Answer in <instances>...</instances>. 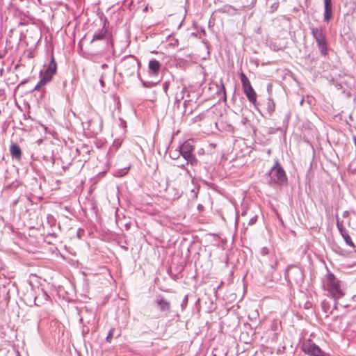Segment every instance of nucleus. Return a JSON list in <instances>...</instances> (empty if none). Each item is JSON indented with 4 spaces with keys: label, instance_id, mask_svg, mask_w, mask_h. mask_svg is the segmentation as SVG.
Here are the masks:
<instances>
[{
    "label": "nucleus",
    "instance_id": "0eeeda50",
    "mask_svg": "<svg viewBox=\"0 0 356 356\" xmlns=\"http://www.w3.org/2000/svg\"><path fill=\"white\" fill-rule=\"evenodd\" d=\"M193 149L194 147L190 141H186L181 146L180 152L186 159L189 160L193 156L192 152Z\"/></svg>",
    "mask_w": 356,
    "mask_h": 356
},
{
    "label": "nucleus",
    "instance_id": "f8f14e48",
    "mask_svg": "<svg viewBox=\"0 0 356 356\" xmlns=\"http://www.w3.org/2000/svg\"><path fill=\"white\" fill-rule=\"evenodd\" d=\"M157 304L161 311L169 312L170 309V303L164 299H160L157 301Z\"/></svg>",
    "mask_w": 356,
    "mask_h": 356
},
{
    "label": "nucleus",
    "instance_id": "6ab92c4d",
    "mask_svg": "<svg viewBox=\"0 0 356 356\" xmlns=\"http://www.w3.org/2000/svg\"><path fill=\"white\" fill-rule=\"evenodd\" d=\"M295 273L302 277V272H301V270L300 269H298V268L296 269L295 270Z\"/></svg>",
    "mask_w": 356,
    "mask_h": 356
},
{
    "label": "nucleus",
    "instance_id": "39448f33",
    "mask_svg": "<svg viewBox=\"0 0 356 356\" xmlns=\"http://www.w3.org/2000/svg\"><path fill=\"white\" fill-rule=\"evenodd\" d=\"M302 350L310 356H330V354L325 353L318 346L311 341L304 343L302 346Z\"/></svg>",
    "mask_w": 356,
    "mask_h": 356
},
{
    "label": "nucleus",
    "instance_id": "9b49d317",
    "mask_svg": "<svg viewBox=\"0 0 356 356\" xmlns=\"http://www.w3.org/2000/svg\"><path fill=\"white\" fill-rule=\"evenodd\" d=\"M107 32V29L105 27H103L98 33H95L94 34L91 42H94L95 40H103L106 37Z\"/></svg>",
    "mask_w": 356,
    "mask_h": 356
},
{
    "label": "nucleus",
    "instance_id": "7ed1b4c3",
    "mask_svg": "<svg viewBox=\"0 0 356 356\" xmlns=\"http://www.w3.org/2000/svg\"><path fill=\"white\" fill-rule=\"evenodd\" d=\"M270 180L275 184L282 185L287 182V177L283 168L280 165L278 161H276L275 165L269 172Z\"/></svg>",
    "mask_w": 356,
    "mask_h": 356
},
{
    "label": "nucleus",
    "instance_id": "423d86ee",
    "mask_svg": "<svg viewBox=\"0 0 356 356\" xmlns=\"http://www.w3.org/2000/svg\"><path fill=\"white\" fill-rule=\"evenodd\" d=\"M56 63L55 61V59L52 58L42 79H44L47 83L49 82L51 80L54 74H55V73L56 72Z\"/></svg>",
    "mask_w": 356,
    "mask_h": 356
},
{
    "label": "nucleus",
    "instance_id": "4be33fe9",
    "mask_svg": "<svg viewBox=\"0 0 356 356\" xmlns=\"http://www.w3.org/2000/svg\"><path fill=\"white\" fill-rule=\"evenodd\" d=\"M354 143H355V146H356V137L355 136H354Z\"/></svg>",
    "mask_w": 356,
    "mask_h": 356
},
{
    "label": "nucleus",
    "instance_id": "1a4fd4ad",
    "mask_svg": "<svg viewBox=\"0 0 356 356\" xmlns=\"http://www.w3.org/2000/svg\"><path fill=\"white\" fill-rule=\"evenodd\" d=\"M161 64L156 60H151L149 62V74L151 76H157L160 72Z\"/></svg>",
    "mask_w": 356,
    "mask_h": 356
},
{
    "label": "nucleus",
    "instance_id": "f257e3e1",
    "mask_svg": "<svg viewBox=\"0 0 356 356\" xmlns=\"http://www.w3.org/2000/svg\"><path fill=\"white\" fill-rule=\"evenodd\" d=\"M325 287L331 297L335 300H339L344 296V292L341 288V281L330 271L326 275V284Z\"/></svg>",
    "mask_w": 356,
    "mask_h": 356
},
{
    "label": "nucleus",
    "instance_id": "5701e85b",
    "mask_svg": "<svg viewBox=\"0 0 356 356\" xmlns=\"http://www.w3.org/2000/svg\"><path fill=\"white\" fill-rule=\"evenodd\" d=\"M107 67V65H106V64H104V65H102V67H103V68H104V67Z\"/></svg>",
    "mask_w": 356,
    "mask_h": 356
},
{
    "label": "nucleus",
    "instance_id": "412c9836",
    "mask_svg": "<svg viewBox=\"0 0 356 356\" xmlns=\"http://www.w3.org/2000/svg\"><path fill=\"white\" fill-rule=\"evenodd\" d=\"M226 101L225 90H224V102Z\"/></svg>",
    "mask_w": 356,
    "mask_h": 356
},
{
    "label": "nucleus",
    "instance_id": "6e6552de",
    "mask_svg": "<svg viewBox=\"0 0 356 356\" xmlns=\"http://www.w3.org/2000/svg\"><path fill=\"white\" fill-rule=\"evenodd\" d=\"M332 17V0H324V17L325 22H329Z\"/></svg>",
    "mask_w": 356,
    "mask_h": 356
},
{
    "label": "nucleus",
    "instance_id": "aec40b11",
    "mask_svg": "<svg viewBox=\"0 0 356 356\" xmlns=\"http://www.w3.org/2000/svg\"><path fill=\"white\" fill-rule=\"evenodd\" d=\"M273 329L274 330H276L275 326H276V325H277V320H274V321H273Z\"/></svg>",
    "mask_w": 356,
    "mask_h": 356
},
{
    "label": "nucleus",
    "instance_id": "f3484780",
    "mask_svg": "<svg viewBox=\"0 0 356 356\" xmlns=\"http://www.w3.org/2000/svg\"><path fill=\"white\" fill-rule=\"evenodd\" d=\"M113 331H114V330L111 329L109 331V332H108V335H107V337L106 338V341L108 342V343H111V339H112V338L113 337Z\"/></svg>",
    "mask_w": 356,
    "mask_h": 356
},
{
    "label": "nucleus",
    "instance_id": "dca6fc26",
    "mask_svg": "<svg viewBox=\"0 0 356 356\" xmlns=\"http://www.w3.org/2000/svg\"><path fill=\"white\" fill-rule=\"evenodd\" d=\"M46 83H47V82L44 79H41V80L38 82V83L34 88V90H38L40 88V87L44 86Z\"/></svg>",
    "mask_w": 356,
    "mask_h": 356
},
{
    "label": "nucleus",
    "instance_id": "b1692460",
    "mask_svg": "<svg viewBox=\"0 0 356 356\" xmlns=\"http://www.w3.org/2000/svg\"><path fill=\"white\" fill-rule=\"evenodd\" d=\"M347 213H348V212L345 211L344 213H343V216H346Z\"/></svg>",
    "mask_w": 356,
    "mask_h": 356
},
{
    "label": "nucleus",
    "instance_id": "f03ea898",
    "mask_svg": "<svg viewBox=\"0 0 356 356\" xmlns=\"http://www.w3.org/2000/svg\"><path fill=\"white\" fill-rule=\"evenodd\" d=\"M311 33L317 44L321 54L325 56L327 54L328 45L325 29L322 26L312 27Z\"/></svg>",
    "mask_w": 356,
    "mask_h": 356
},
{
    "label": "nucleus",
    "instance_id": "9d476101",
    "mask_svg": "<svg viewBox=\"0 0 356 356\" xmlns=\"http://www.w3.org/2000/svg\"><path fill=\"white\" fill-rule=\"evenodd\" d=\"M10 152L13 158L19 160L22 157V150L19 146L15 143L11 144L10 147Z\"/></svg>",
    "mask_w": 356,
    "mask_h": 356
},
{
    "label": "nucleus",
    "instance_id": "4468645a",
    "mask_svg": "<svg viewBox=\"0 0 356 356\" xmlns=\"http://www.w3.org/2000/svg\"><path fill=\"white\" fill-rule=\"evenodd\" d=\"M341 235V236L343 237V240L345 241L346 243L348 245H349L350 247H353V248H355V244L353 242L350 236H349L348 231L344 232V233H343Z\"/></svg>",
    "mask_w": 356,
    "mask_h": 356
},
{
    "label": "nucleus",
    "instance_id": "a211bd4d",
    "mask_svg": "<svg viewBox=\"0 0 356 356\" xmlns=\"http://www.w3.org/2000/svg\"><path fill=\"white\" fill-rule=\"evenodd\" d=\"M257 220V216H253L252 218H251L249 220V225H254L256 221Z\"/></svg>",
    "mask_w": 356,
    "mask_h": 356
},
{
    "label": "nucleus",
    "instance_id": "2eb2a0df",
    "mask_svg": "<svg viewBox=\"0 0 356 356\" xmlns=\"http://www.w3.org/2000/svg\"><path fill=\"white\" fill-rule=\"evenodd\" d=\"M337 227L339 232H340L341 234L347 232V230L344 229L343 224L341 222H340L338 219L337 220Z\"/></svg>",
    "mask_w": 356,
    "mask_h": 356
},
{
    "label": "nucleus",
    "instance_id": "20e7f679",
    "mask_svg": "<svg viewBox=\"0 0 356 356\" xmlns=\"http://www.w3.org/2000/svg\"><path fill=\"white\" fill-rule=\"evenodd\" d=\"M240 79L242 83V87L248 99L254 105L257 104V94L251 86V83L246 76V75L241 72L240 74Z\"/></svg>",
    "mask_w": 356,
    "mask_h": 356
},
{
    "label": "nucleus",
    "instance_id": "ddd939ff",
    "mask_svg": "<svg viewBox=\"0 0 356 356\" xmlns=\"http://www.w3.org/2000/svg\"><path fill=\"white\" fill-rule=\"evenodd\" d=\"M275 104L271 97L268 98L266 104V109L270 115L275 111Z\"/></svg>",
    "mask_w": 356,
    "mask_h": 356
},
{
    "label": "nucleus",
    "instance_id": "393cba45",
    "mask_svg": "<svg viewBox=\"0 0 356 356\" xmlns=\"http://www.w3.org/2000/svg\"><path fill=\"white\" fill-rule=\"evenodd\" d=\"M356 264H353L352 266H350V267H354V266H355Z\"/></svg>",
    "mask_w": 356,
    "mask_h": 356
}]
</instances>
